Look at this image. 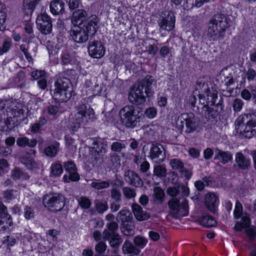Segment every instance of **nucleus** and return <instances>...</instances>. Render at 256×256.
<instances>
[{
	"label": "nucleus",
	"instance_id": "f257e3e1",
	"mask_svg": "<svg viewBox=\"0 0 256 256\" xmlns=\"http://www.w3.org/2000/svg\"><path fill=\"white\" fill-rule=\"evenodd\" d=\"M156 87V81L152 76H148L135 85L128 94L129 101L136 105L143 104L146 100V97H151L154 94Z\"/></svg>",
	"mask_w": 256,
	"mask_h": 256
},
{
	"label": "nucleus",
	"instance_id": "f03ea898",
	"mask_svg": "<svg viewBox=\"0 0 256 256\" xmlns=\"http://www.w3.org/2000/svg\"><path fill=\"white\" fill-rule=\"evenodd\" d=\"M120 122L126 128H134L140 126L143 114L140 108L134 106H126L118 112Z\"/></svg>",
	"mask_w": 256,
	"mask_h": 256
},
{
	"label": "nucleus",
	"instance_id": "7ed1b4c3",
	"mask_svg": "<svg viewBox=\"0 0 256 256\" xmlns=\"http://www.w3.org/2000/svg\"><path fill=\"white\" fill-rule=\"evenodd\" d=\"M228 27L225 16L220 14H216L208 22L206 36L210 40H220L224 38Z\"/></svg>",
	"mask_w": 256,
	"mask_h": 256
},
{
	"label": "nucleus",
	"instance_id": "20e7f679",
	"mask_svg": "<svg viewBox=\"0 0 256 256\" xmlns=\"http://www.w3.org/2000/svg\"><path fill=\"white\" fill-rule=\"evenodd\" d=\"M236 130L244 137L250 138L256 135V115L247 113L240 115L235 122Z\"/></svg>",
	"mask_w": 256,
	"mask_h": 256
},
{
	"label": "nucleus",
	"instance_id": "39448f33",
	"mask_svg": "<svg viewBox=\"0 0 256 256\" xmlns=\"http://www.w3.org/2000/svg\"><path fill=\"white\" fill-rule=\"evenodd\" d=\"M74 120L70 130L75 132L81 126H85L96 120V116L92 108L85 104H80L76 108V112L74 116Z\"/></svg>",
	"mask_w": 256,
	"mask_h": 256
},
{
	"label": "nucleus",
	"instance_id": "423d86ee",
	"mask_svg": "<svg viewBox=\"0 0 256 256\" xmlns=\"http://www.w3.org/2000/svg\"><path fill=\"white\" fill-rule=\"evenodd\" d=\"M50 92L55 100L59 102H66L72 96L70 81L66 78H58L55 82L54 88Z\"/></svg>",
	"mask_w": 256,
	"mask_h": 256
},
{
	"label": "nucleus",
	"instance_id": "0eeeda50",
	"mask_svg": "<svg viewBox=\"0 0 256 256\" xmlns=\"http://www.w3.org/2000/svg\"><path fill=\"white\" fill-rule=\"evenodd\" d=\"M184 125L185 132L192 133L198 126L199 120L193 113H183L178 118L176 126L180 130H182Z\"/></svg>",
	"mask_w": 256,
	"mask_h": 256
},
{
	"label": "nucleus",
	"instance_id": "6e6552de",
	"mask_svg": "<svg viewBox=\"0 0 256 256\" xmlns=\"http://www.w3.org/2000/svg\"><path fill=\"white\" fill-rule=\"evenodd\" d=\"M65 197L60 194H46L42 199L44 206L51 212L61 210L66 204Z\"/></svg>",
	"mask_w": 256,
	"mask_h": 256
},
{
	"label": "nucleus",
	"instance_id": "1a4fd4ad",
	"mask_svg": "<svg viewBox=\"0 0 256 256\" xmlns=\"http://www.w3.org/2000/svg\"><path fill=\"white\" fill-rule=\"evenodd\" d=\"M170 208V214L174 218L184 216L188 214V206L186 200H184L181 202L176 198H172L168 202Z\"/></svg>",
	"mask_w": 256,
	"mask_h": 256
},
{
	"label": "nucleus",
	"instance_id": "9d476101",
	"mask_svg": "<svg viewBox=\"0 0 256 256\" xmlns=\"http://www.w3.org/2000/svg\"><path fill=\"white\" fill-rule=\"evenodd\" d=\"M158 22L161 30L166 31L172 30L175 25L174 14L170 11L162 12Z\"/></svg>",
	"mask_w": 256,
	"mask_h": 256
},
{
	"label": "nucleus",
	"instance_id": "9b49d317",
	"mask_svg": "<svg viewBox=\"0 0 256 256\" xmlns=\"http://www.w3.org/2000/svg\"><path fill=\"white\" fill-rule=\"evenodd\" d=\"M36 22L39 30L44 34L50 33L52 24L50 16L46 14H42L38 16Z\"/></svg>",
	"mask_w": 256,
	"mask_h": 256
},
{
	"label": "nucleus",
	"instance_id": "f8f14e48",
	"mask_svg": "<svg viewBox=\"0 0 256 256\" xmlns=\"http://www.w3.org/2000/svg\"><path fill=\"white\" fill-rule=\"evenodd\" d=\"M64 166L66 172L68 174L64 175L63 179L64 182H76L80 180V176L77 172L76 166L72 162L69 161L64 162Z\"/></svg>",
	"mask_w": 256,
	"mask_h": 256
},
{
	"label": "nucleus",
	"instance_id": "ddd939ff",
	"mask_svg": "<svg viewBox=\"0 0 256 256\" xmlns=\"http://www.w3.org/2000/svg\"><path fill=\"white\" fill-rule=\"evenodd\" d=\"M70 36L73 40L77 43H84L88 40V35L84 28L79 26H74L70 32Z\"/></svg>",
	"mask_w": 256,
	"mask_h": 256
},
{
	"label": "nucleus",
	"instance_id": "4468645a",
	"mask_svg": "<svg viewBox=\"0 0 256 256\" xmlns=\"http://www.w3.org/2000/svg\"><path fill=\"white\" fill-rule=\"evenodd\" d=\"M90 55L94 58H100L104 56L105 50L102 44L98 41L90 42L88 46Z\"/></svg>",
	"mask_w": 256,
	"mask_h": 256
},
{
	"label": "nucleus",
	"instance_id": "2eb2a0df",
	"mask_svg": "<svg viewBox=\"0 0 256 256\" xmlns=\"http://www.w3.org/2000/svg\"><path fill=\"white\" fill-rule=\"evenodd\" d=\"M0 225L6 224L0 229V232H4L8 229V227L12 224V220L11 216L8 213L6 207L2 203L0 202Z\"/></svg>",
	"mask_w": 256,
	"mask_h": 256
},
{
	"label": "nucleus",
	"instance_id": "dca6fc26",
	"mask_svg": "<svg viewBox=\"0 0 256 256\" xmlns=\"http://www.w3.org/2000/svg\"><path fill=\"white\" fill-rule=\"evenodd\" d=\"M124 178L126 182L136 187H140L143 182L139 176L134 172L128 170L124 172Z\"/></svg>",
	"mask_w": 256,
	"mask_h": 256
},
{
	"label": "nucleus",
	"instance_id": "f3484780",
	"mask_svg": "<svg viewBox=\"0 0 256 256\" xmlns=\"http://www.w3.org/2000/svg\"><path fill=\"white\" fill-rule=\"evenodd\" d=\"M163 146L159 144H152L150 146L148 156L152 160L160 158V162H162L164 158V154Z\"/></svg>",
	"mask_w": 256,
	"mask_h": 256
},
{
	"label": "nucleus",
	"instance_id": "a211bd4d",
	"mask_svg": "<svg viewBox=\"0 0 256 256\" xmlns=\"http://www.w3.org/2000/svg\"><path fill=\"white\" fill-rule=\"evenodd\" d=\"M99 20L96 15H92L88 18L86 24L84 26V29L88 33V35H93L96 33L98 28Z\"/></svg>",
	"mask_w": 256,
	"mask_h": 256
},
{
	"label": "nucleus",
	"instance_id": "6ab92c4d",
	"mask_svg": "<svg viewBox=\"0 0 256 256\" xmlns=\"http://www.w3.org/2000/svg\"><path fill=\"white\" fill-rule=\"evenodd\" d=\"M236 166L239 169L246 170L250 166V160L241 152H237L235 156Z\"/></svg>",
	"mask_w": 256,
	"mask_h": 256
},
{
	"label": "nucleus",
	"instance_id": "aec40b11",
	"mask_svg": "<svg viewBox=\"0 0 256 256\" xmlns=\"http://www.w3.org/2000/svg\"><path fill=\"white\" fill-rule=\"evenodd\" d=\"M88 16L87 12L82 9H78L73 12L72 22L74 26L82 24Z\"/></svg>",
	"mask_w": 256,
	"mask_h": 256
},
{
	"label": "nucleus",
	"instance_id": "412c9836",
	"mask_svg": "<svg viewBox=\"0 0 256 256\" xmlns=\"http://www.w3.org/2000/svg\"><path fill=\"white\" fill-rule=\"evenodd\" d=\"M41 1L42 0H24L22 10L24 14L27 16L32 14Z\"/></svg>",
	"mask_w": 256,
	"mask_h": 256
},
{
	"label": "nucleus",
	"instance_id": "4be33fe9",
	"mask_svg": "<svg viewBox=\"0 0 256 256\" xmlns=\"http://www.w3.org/2000/svg\"><path fill=\"white\" fill-rule=\"evenodd\" d=\"M132 210L136 218L138 221L146 220L150 217V214L143 210L142 208L137 204L132 205Z\"/></svg>",
	"mask_w": 256,
	"mask_h": 256
},
{
	"label": "nucleus",
	"instance_id": "5701e85b",
	"mask_svg": "<svg viewBox=\"0 0 256 256\" xmlns=\"http://www.w3.org/2000/svg\"><path fill=\"white\" fill-rule=\"evenodd\" d=\"M216 154V158L218 159L220 162L224 164H226L232 160V154L228 151H223L218 148L215 150Z\"/></svg>",
	"mask_w": 256,
	"mask_h": 256
},
{
	"label": "nucleus",
	"instance_id": "b1692460",
	"mask_svg": "<svg viewBox=\"0 0 256 256\" xmlns=\"http://www.w3.org/2000/svg\"><path fill=\"white\" fill-rule=\"evenodd\" d=\"M50 10L54 15L62 14L64 11V4L60 0H53L50 4Z\"/></svg>",
	"mask_w": 256,
	"mask_h": 256
},
{
	"label": "nucleus",
	"instance_id": "393cba45",
	"mask_svg": "<svg viewBox=\"0 0 256 256\" xmlns=\"http://www.w3.org/2000/svg\"><path fill=\"white\" fill-rule=\"evenodd\" d=\"M216 106H212V107L211 106H202V113L206 119L214 120L218 114V110L216 109Z\"/></svg>",
	"mask_w": 256,
	"mask_h": 256
},
{
	"label": "nucleus",
	"instance_id": "a878e982",
	"mask_svg": "<svg viewBox=\"0 0 256 256\" xmlns=\"http://www.w3.org/2000/svg\"><path fill=\"white\" fill-rule=\"evenodd\" d=\"M108 229L105 230L102 233L103 238H108L114 236L118 234L116 231L118 229V224L116 222H112L108 224Z\"/></svg>",
	"mask_w": 256,
	"mask_h": 256
},
{
	"label": "nucleus",
	"instance_id": "bb28decb",
	"mask_svg": "<svg viewBox=\"0 0 256 256\" xmlns=\"http://www.w3.org/2000/svg\"><path fill=\"white\" fill-rule=\"evenodd\" d=\"M217 201L216 196L213 193L207 194L205 198V204L207 208L212 212L216 210V204Z\"/></svg>",
	"mask_w": 256,
	"mask_h": 256
},
{
	"label": "nucleus",
	"instance_id": "cd10ccee",
	"mask_svg": "<svg viewBox=\"0 0 256 256\" xmlns=\"http://www.w3.org/2000/svg\"><path fill=\"white\" fill-rule=\"evenodd\" d=\"M122 252L124 254H134L138 255L140 250L136 248L128 240H126L122 246Z\"/></svg>",
	"mask_w": 256,
	"mask_h": 256
},
{
	"label": "nucleus",
	"instance_id": "c85d7f7f",
	"mask_svg": "<svg viewBox=\"0 0 256 256\" xmlns=\"http://www.w3.org/2000/svg\"><path fill=\"white\" fill-rule=\"evenodd\" d=\"M250 220L248 214L242 215L240 222L237 221L234 225V229L236 231H241L244 228L248 227L250 224Z\"/></svg>",
	"mask_w": 256,
	"mask_h": 256
},
{
	"label": "nucleus",
	"instance_id": "c756f323",
	"mask_svg": "<svg viewBox=\"0 0 256 256\" xmlns=\"http://www.w3.org/2000/svg\"><path fill=\"white\" fill-rule=\"evenodd\" d=\"M116 218L122 224L130 222H132V216L130 210L126 209H122L118 214Z\"/></svg>",
	"mask_w": 256,
	"mask_h": 256
},
{
	"label": "nucleus",
	"instance_id": "7c9ffc66",
	"mask_svg": "<svg viewBox=\"0 0 256 256\" xmlns=\"http://www.w3.org/2000/svg\"><path fill=\"white\" fill-rule=\"evenodd\" d=\"M16 144L21 147L28 146L32 148L36 146L37 141L35 139L30 140L26 137H22L17 139Z\"/></svg>",
	"mask_w": 256,
	"mask_h": 256
},
{
	"label": "nucleus",
	"instance_id": "2f4dec72",
	"mask_svg": "<svg viewBox=\"0 0 256 256\" xmlns=\"http://www.w3.org/2000/svg\"><path fill=\"white\" fill-rule=\"evenodd\" d=\"M165 194L160 187H156L154 190V201L158 204H161L164 201Z\"/></svg>",
	"mask_w": 256,
	"mask_h": 256
},
{
	"label": "nucleus",
	"instance_id": "473e14b6",
	"mask_svg": "<svg viewBox=\"0 0 256 256\" xmlns=\"http://www.w3.org/2000/svg\"><path fill=\"white\" fill-rule=\"evenodd\" d=\"M202 87H204V90H206V94L207 102H208V105L210 106H215V103L216 99L218 98L217 94L214 92L210 91L208 88V86L202 84Z\"/></svg>",
	"mask_w": 256,
	"mask_h": 256
},
{
	"label": "nucleus",
	"instance_id": "72a5a7b5",
	"mask_svg": "<svg viewBox=\"0 0 256 256\" xmlns=\"http://www.w3.org/2000/svg\"><path fill=\"white\" fill-rule=\"evenodd\" d=\"M21 162L24 164L28 169L32 170L37 167V163L31 158L28 156H21Z\"/></svg>",
	"mask_w": 256,
	"mask_h": 256
},
{
	"label": "nucleus",
	"instance_id": "f704fd0d",
	"mask_svg": "<svg viewBox=\"0 0 256 256\" xmlns=\"http://www.w3.org/2000/svg\"><path fill=\"white\" fill-rule=\"evenodd\" d=\"M198 222L206 227H212L216 224V220L210 216H204L198 219Z\"/></svg>",
	"mask_w": 256,
	"mask_h": 256
},
{
	"label": "nucleus",
	"instance_id": "c9c22d12",
	"mask_svg": "<svg viewBox=\"0 0 256 256\" xmlns=\"http://www.w3.org/2000/svg\"><path fill=\"white\" fill-rule=\"evenodd\" d=\"M63 172L62 165L59 162L52 164L50 166V175L53 176H60Z\"/></svg>",
	"mask_w": 256,
	"mask_h": 256
},
{
	"label": "nucleus",
	"instance_id": "e433bc0d",
	"mask_svg": "<svg viewBox=\"0 0 256 256\" xmlns=\"http://www.w3.org/2000/svg\"><path fill=\"white\" fill-rule=\"evenodd\" d=\"M122 232L126 236H130L134 234V226L132 222L122 224Z\"/></svg>",
	"mask_w": 256,
	"mask_h": 256
},
{
	"label": "nucleus",
	"instance_id": "4c0bfd02",
	"mask_svg": "<svg viewBox=\"0 0 256 256\" xmlns=\"http://www.w3.org/2000/svg\"><path fill=\"white\" fill-rule=\"evenodd\" d=\"M90 186L96 190H100L108 188L110 186V182L109 180L93 182Z\"/></svg>",
	"mask_w": 256,
	"mask_h": 256
},
{
	"label": "nucleus",
	"instance_id": "58836bf2",
	"mask_svg": "<svg viewBox=\"0 0 256 256\" xmlns=\"http://www.w3.org/2000/svg\"><path fill=\"white\" fill-rule=\"evenodd\" d=\"M12 104V102L10 101L2 100L0 102V111L4 116L8 115V112H12V110L10 108Z\"/></svg>",
	"mask_w": 256,
	"mask_h": 256
},
{
	"label": "nucleus",
	"instance_id": "ea45409f",
	"mask_svg": "<svg viewBox=\"0 0 256 256\" xmlns=\"http://www.w3.org/2000/svg\"><path fill=\"white\" fill-rule=\"evenodd\" d=\"M58 146V144H56L55 145H51L46 147L44 149L45 154L48 156H55L57 154Z\"/></svg>",
	"mask_w": 256,
	"mask_h": 256
},
{
	"label": "nucleus",
	"instance_id": "a19ab883",
	"mask_svg": "<svg viewBox=\"0 0 256 256\" xmlns=\"http://www.w3.org/2000/svg\"><path fill=\"white\" fill-rule=\"evenodd\" d=\"M126 144L123 142H112L110 146V150L112 151L116 152H120L121 151L126 148Z\"/></svg>",
	"mask_w": 256,
	"mask_h": 256
},
{
	"label": "nucleus",
	"instance_id": "79ce46f5",
	"mask_svg": "<svg viewBox=\"0 0 256 256\" xmlns=\"http://www.w3.org/2000/svg\"><path fill=\"white\" fill-rule=\"evenodd\" d=\"M24 216L28 220L34 218L35 216L34 207L28 206H25L24 209Z\"/></svg>",
	"mask_w": 256,
	"mask_h": 256
},
{
	"label": "nucleus",
	"instance_id": "37998d69",
	"mask_svg": "<svg viewBox=\"0 0 256 256\" xmlns=\"http://www.w3.org/2000/svg\"><path fill=\"white\" fill-rule=\"evenodd\" d=\"M103 239L105 240L109 241L110 244L112 248L118 247L122 242V239L120 238L118 234L114 236Z\"/></svg>",
	"mask_w": 256,
	"mask_h": 256
},
{
	"label": "nucleus",
	"instance_id": "c03bdc74",
	"mask_svg": "<svg viewBox=\"0 0 256 256\" xmlns=\"http://www.w3.org/2000/svg\"><path fill=\"white\" fill-rule=\"evenodd\" d=\"M244 102L240 98H235L232 104V106L234 111L236 112H240L243 106Z\"/></svg>",
	"mask_w": 256,
	"mask_h": 256
},
{
	"label": "nucleus",
	"instance_id": "a18cd8bd",
	"mask_svg": "<svg viewBox=\"0 0 256 256\" xmlns=\"http://www.w3.org/2000/svg\"><path fill=\"white\" fill-rule=\"evenodd\" d=\"M170 164L172 169L180 170L183 168L184 164L179 159L173 158L170 160Z\"/></svg>",
	"mask_w": 256,
	"mask_h": 256
},
{
	"label": "nucleus",
	"instance_id": "49530a36",
	"mask_svg": "<svg viewBox=\"0 0 256 256\" xmlns=\"http://www.w3.org/2000/svg\"><path fill=\"white\" fill-rule=\"evenodd\" d=\"M92 144L93 149L95 153H105L106 152V150L104 147L103 144L99 140H94Z\"/></svg>",
	"mask_w": 256,
	"mask_h": 256
},
{
	"label": "nucleus",
	"instance_id": "de8ad7c7",
	"mask_svg": "<svg viewBox=\"0 0 256 256\" xmlns=\"http://www.w3.org/2000/svg\"><path fill=\"white\" fill-rule=\"evenodd\" d=\"M78 204L81 208L84 209H88L91 206V202L89 198L85 196H81L78 199Z\"/></svg>",
	"mask_w": 256,
	"mask_h": 256
},
{
	"label": "nucleus",
	"instance_id": "09e8293b",
	"mask_svg": "<svg viewBox=\"0 0 256 256\" xmlns=\"http://www.w3.org/2000/svg\"><path fill=\"white\" fill-rule=\"evenodd\" d=\"M12 46V41L10 40H4L2 46H0V56L8 52Z\"/></svg>",
	"mask_w": 256,
	"mask_h": 256
},
{
	"label": "nucleus",
	"instance_id": "8fccbe9b",
	"mask_svg": "<svg viewBox=\"0 0 256 256\" xmlns=\"http://www.w3.org/2000/svg\"><path fill=\"white\" fill-rule=\"evenodd\" d=\"M110 196L115 202H119L122 201V194L119 190L113 188L110 190Z\"/></svg>",
	"mask_w": 256,
	"mask_h": 256
},
{
	"label": "nucleus",
	"instance_id": "3c124183",
	"mask_svg": "<svg viewBox=\"0 0 256 256\" xmlns=\"http://www.w3.org/2000/svg\"><path fill=\"white\" fill-rule=\"evenodd\" d=\"M122 192L124 196L128 199L134 198L136 196V194L135 190L128 187H124L122 188Z\"/></svg>",
	"mask_w": 256,
	"mask_h": 256
},
{
	"label": "nucleus",
	"instance_id": "603ef678",
	"mask_svg": "<svg viewBox=\"0 0 256 256\" xmlns=\"http://www.w3.org/2000/svg\"><path fill=\"white\" fill-rule=\"evenodd\" d=\"M4 6L0 2V30H2L4 28V23L6 22V14L2 10H4Z\"/></svg>",
	"mask_w": 256,
	"mask_h": 256
},
{
	"label": "nucleus",
	"instance_id": "864d4df0",
	"mask_svg": "<svg viewBox=\"0 0 256 256\" xmlns=\"http://www.w3.org/2000/svg\"><path fill=\"white\" fill-rule=\"evenodd\" d=\"M154 172L156 176L162 177L166 176V170L162 166L158 165L154 166Z\"/></svg>",
	"mask_w": 256,
	"mask_h": 256
},
{
	"label": "nucleus",
	"instance_id": "5fc2aeb1",
	"mask_svg": "<svg viewBox=\"0 0 256 256\" xmlns=\"http://www.w3.org/2000/svg\"><path fill=\"white\" fill-rule=\"evenodd\" d=\"M242 206L241 203L236 201V206L234 212V217L236 219H238L242 216Z\"/></svg>",
	"mask_w": 256,
	"mask_h": 256
},
{
	"label": "nucleus",
	"instance_id": "6e6d98bb",
	"mask_svg": "<svg viewBox=\"0 0 256 256\" xmlns=\"http://www.w3.org/2000/svg\"><path fill=\"white\" fill-rule=\"evenodd\" d=\"M96 208L98 212L102 214L108 208L106 202H96Z\"/></svg>",
	"mask_w": 256,
	"mask_h": 256
},
{
	"label": "nucleus",
	"instance_id": "4d7b16f0",
	"mask_svg": "<svg viewBox=\"0 0 256 256\" xmlns=\"http://www.w3.org/2000/svg\"><path fill=\"white\" fill-rule=\"evenodd\" d=\"M134 242L136 246L143 248L146 244L147 240L144 238L137 236L134 238Z\"/></svg>",
	"mask_w": 256,
	"mask_h": 256
},
{
	"label": "nucleus",
	"instance_id": "13d9d810",
	"mask_svg": "<svg viewBox=\"0 0 256 256\" xmlns=\"http://www.w3.org/2000/svg\"><path fill=\"white\" fill-rule=\"evenodd\" d=\"M66 146L70 150L74 152L76 150V146L75 144L74 140L70 137L66 138Z\"/></svg>",
	"mask_w": 256,
	"mask_h": 256
},
{
	"label": "nucleus",
	"instance_id": "bf43d9fd",
	"mask_svg": "<svg viewBox=\"0 0 256 256\" xmlns=\"http://www.w3.org/2000/svg\"><path fill=\"white\" fill-rule=\"evenodd\" d=\"M106 244L104 242H100L96 245L95 250L98 253L101 254L106 251Z\"/></svg>",
	"mask_w": 256,
	"mask_h": 256
},
{
	"label": "nucleus",
	"instance_id": "052dcab7",
	"mask_svg": "<svg viewBox=\"0 0 256 256\" xmlns=\"http://www.w3.org/2000/svg\"><path fill=\"white\" fill-rule=\"evenodd\" d=\"M110 162L112 166L114 167L120 166V160L118 156L114 154L110 156Z\"/></svg>",
	"mask_w": 256,
	"mask_h": 256
},
{
	"label": "nucleus",
	"instance_id": "680f3d73",
	"mask_svg": "<svg viewBox=\"0 0 256 256\" xmlns=\"http://www.w3.org/2000/svg\"><path fill=\"white\" fill-rule=\"evenodd\" d=\"M32 76L35 80H40L46 78V72L44 70H35L32 72Z\"/></svg>",
	"mask_w": 256,
	"mask_h": 256
},
{
	"label": "nucleus",
	"instance_id": "e2e57ef3",
	"mask_svg": "<svg viewBox=\"0 0 256 256\" xmlns=\"http://www.w3.org/2000/svg\"><path fill=\"white\" fill-rule=\"evenodd\" d=\"M82 6L80 0H69L68 7L70 10H74L80 8Z\"/></svg>",
	"mask_w": 256,
	"mask_h": 256
},
{
	"label": "nucleus",
	"instance_id": "0e129e2a",
	"mask_svg": "<svg viewBox=\"0 0 256 256\" xmlns=\"http://www.w3.org/2000/svg\"><path fill=\"white\" fill-rule=\"evenodd\" d=\"M157 114L156 108L153 107H150L146 109L145 114L149 118H154Z\"/></svg>",
	"mask_w": 256,
	"mask_h": 256
},
{
	"label": "nucleus",
	"instance_id": "69168bd1",
	"mask_svg": "<svg viewBox=\"0 0 256 256\" xmlns=\"http://www.w3.org/2000/svg\"><path fill=\"white\" fill-rule=\"evenodd\" d=\"M246 76L248 81L253 80L256 76V72L254 70L249 68L246 72Z\"/></svg>",
	"mask_w": 256,
	"mask_h": 256
},
{
	"label": "nucleus",
	"instance_id": "338daca9",
	"mask_svg": "<svg viewBox=\"0 0 256 256\" xmlns=\"http://www.w3.org/2000/svg\"><path fill=\"white\" fill-rule=\"evenodd\" d=\"M206 179L207 178H205L203 179L204 182L198 180L195 182V186L198 190L201 191L203 190L204 186L208 184Z\"/></svg>",
	"mask_w": 256,
	"mask_h": 256
},
{
	"label": "nucleus",
	"instance_id": "774afa93",
	"mask_svg": "<svg viewBox=\"0 0 256 256\" xmlns=\"http://www.w3.org/2000/svg\"><path fill=\"white\" fill-rule=\"evenodd\" d=\"M2 242L4 244H7L8 246H13L16 242V240L13 237L6 236L4 238Z\"/></svg>",
	"mask_w": 256,
	"mask_h": 256
}]
</instances>
